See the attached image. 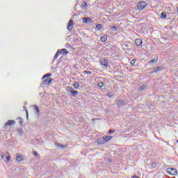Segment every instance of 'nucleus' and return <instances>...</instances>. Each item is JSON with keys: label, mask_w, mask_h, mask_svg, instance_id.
Wrapping results in <instances>:
<instances>
[{"label": "nucleus", "mask_w": 178, "mask_h": 178, "mask_svg": "<svg viewBox=\"0 0 178 178\" xmlns=\"http://www.w3.org/2000/svg\"><path fill=\"white\" fill-rule=\"evenodd\" d=\"M66 91L68 92L70 97H76V95H79V91L75 90L74 88H73V87L71 86H67L66 88Z\"/></svg>", "instance_id": "obj_1"}, {"label": "nucleus", "mask_w": 178, "mask_h": 178, "mask_svg": "<svg viewBox=\"0 0 178 178\" xmlns=\"http://www.w3.org/2000/svg\"><path fill=\"white\" fill-rule=\"evenodd\" d=\"M115 102L117 108H123V106L127 105L126 102L123 99H115Z\"/></svg>", "instance_id": "obj_2"}, {"label": "nucleus", "mask_w": 178, "mask_h": 178, "mask_svg": "<svg viewBox=\"0 0 178 178\" xmlns=\"http://www.w3.org/2000/svg\"><path fill=\"white\" fill-rule=\"evenodd\" d=\"M147 6H148V3H147V2H145V1H140L138 3V9L139 10H144V9H145V8H147Z\"/></svg>", "instance_id": "obj_3"}, {"label": "nucleus", "mask_w": 178, "mask_h": 178, "mask_svg": "<svg viewBox=\"0 0 178 178\" xmlns=\"http://www.w3.org/2000/svg\"><path fill=\"white\" fill-rule=\"evenodd\" d=\"M54 81V79L52 78H46L44 80H43L41 83L42 86H49L51 83Z\"/></svg>", "instance_id": "obj_4"}, {"label": "nucleus", "mask_w": 178, "mask_h": 178, "mask_svg": "<svg viewBox=\"0 0 178 178\" xmlns=\"http://www.w3.org/2000/svg\"><path fill=\"white\" fill-rule=\"evenodd\" d=\"M100 63L102 66L105 67L106 69H107V67H109V63H108V60L106 58H101Z\"/></svg>", "instance_id": "obj_5"}, {"label": "nucleus", "mask_w": 178, "mask_h": 178, "mask_svg": "<svg viewBox=\"0 0 178 178\" xmlns=\"http://www.w3.org/2000/svg\"><path fill=\"white\" fill-rule=\"evenodd\" d=\"M13 124H16V121L13 120H10L7 121L4 124V130H6V127H8V126L10 127L13 126Z\"/></svg>", "instance_id": "obj_6"}, {"label": "nucleus", "mask_w": 178, "mask_h": 178, "mask_svg": "<svg viewBox=\"0 0 178 178\" xmlns=\"http://www.w3.org/2000/svg\"><path fill=\"white\" fill-rule=\"evenodd\" d=\"M163 69L162 66H158L152 69V70L149 72V74H154V73H156V72H161Z\"/></svg>", "instance_id": "obj_7"}, {"label": "nucleus", "mask_w": 178, "mask_h": 178, "mask_svg": "<svg viewBox=\"0 0 178 178\" xmlns=\"http://www.w3.org/2000/svg\"><path fill=\"white\" fill-rule=\"evenodd\" d=\"M82 23H84V24L92 23V19L88 17H85L82 19Z\"/></svg>", "instance_id": "obj_8"}, {"label": "nucleus", "mask_w": 178, "mask_h": 178, "mask_svg": "<svg viewBox=\"0 0 178 178\" xmlns=\"http://www.w3.org/2000/svg\"><path fill=\"white\" fill-rule=\"evenodd\" d=\"M73 26H74V23L73 22V20L71 19L68 22L67 30H68L69 31H72V30H73Z\"/></svg>", "instance_id": "obj_9"}, {"label": "nucleus", "mask_w": 178, "mask_h": 178, "mask_svg": "<svg viewBox=\"0 0 178 178\" xmlns=\"http://www.w3.org/2000/svg\"><path fill=\"white\" fill-rule=\"evenodd\" d=\"M33 108H34V112L37 116H40V107L38 105H33Z\"/></svg>", "instance_id": "obj_10"}, {"label": "nucleus", "mask_w": 178, "mask_h": 178, "mask_svg": "<svg viewBox=\"0 0 178 178\" xmlns=\"http://www.w3.org/2000/svg\"><path fill=\"white\" fill-rule=\"evenodd\" d=\"M135 44L136 47H141V45H143V40L140 38L136 39Z\"/></svg>", "instance_id": "obj_11"}, {"label": "nucleus", "mask_w": 178, "mask_h": 178, "mask_svg": "<svg viewBox=\"0 0 178 178\" xmlns=\"http://www.w3.org/2000/svg\"><path fill=\"white\" fill-rule=\"evenodd\" d=\"M106 142H105V139L104 138V137H100L98 138L97 140V144L99 145H102V144H105Z\"/></svg>", "instance_id": "obj_12"}, {"label": "nucleus", "mask_w": 178, "mask_h": 178, "mask_svg": "<svg viewBox=\"0 0 178 178\" xmlns=\"http://www.w3.org/2000/svg\"><path fill=\"white\" fill-rule=\"evenodd\" d=\"M103 138L104 139L105 143H108V141H111V140H112V138H113V136H103Z\"/></svg>", "instance_id": "obj_13"}, {"label": "nucleus", "mask_w": 178, "mask_h": 178, "mask_svg": "<svg viewBox=\"0 0 178 178\" xmlns=\"http://www.w3.org/2000/svg\"><path fill=\"white\" fill-rule=\"evenodd\" d=\"M168 170L171 171L172 176H176L177 175V170L176 168H168Z\"/></svg>", "instance_id": "obj_14"}, {"label": "nucleus", "mask_w": 178, "mask_h": 178, "mask_svg": "<svg viewBox=\"0 0 178 178\" xmlns=\"http://www.w3.org/2000/svg\"><path fill=\"white\" fill-rule=\"evenodd\" d=\"M88 5L87 4V2L84 1L83 3H81V8L83 9V10H87Z\"/></svg>", "instance_id": "obj_15"}, {"label": "nucleus", "mask_w": 178, "mask_h": 178, "mask_svg": "<svg viewBox=\"0 0 178 178\" xmlns=\"http://www.w3.org/2000/svg\"><path fill=\"white\" fill-rule=\"evenodd\" d=\"M55 145H56V147H59L60 148V149H63L66 148V146H65L64 145L59 143H55Z\"/></svg>", "instance_id": "obj_16"}, {"label": "nucleus", "mask_w": 178, "mask_h": 178, "mask_svg": "<svg viewBox=\"0 0 178 178\" xmlns=\"http://www.w3.org/2000/svg\"><path fill=\"white\" fill-rule=\"evenodd\" d=\"M155 62H158V57L152 58L147 63H148V65H151L152 63H155Z\"/></svg>", "instance_id": "obj_17"}, {"label": "nucleus", "mask_w": 178, "mask_h": 178, "mask_svg": "<svg viewBox=\"0 0 178 178\" xmlns=\"http://www.w3.org/2000/svg\"><path fill=\"white\" fill-rule=\"evenodd\" d=\"M16 161L17 162H22V161H23V156L17 154L16 157Z\"/></svg>", "instance_id": "obj_18"}, {"label": "nucleus", "mask_w": 178, "mask_h": 178, "mask_svg": "<svg viewBox=\"0 0 178 178\" xmlns=\"http://www.w3.org/2000/svg\"><path fill=\"white\" fill-rule=\"evenodd\" d=\"M58 51H60L61 54H65V55H67V54H69V51H67V49H58Z\"/></svg>", "instance_id": "obj_19"}, {"label": "nucleus", "mask_w": 178, "mask_h": 178, "mask_svg": "<svg viewBox=\"0 0 178 178\" xmlns=\"http://www.w3.org/2000/svg\"><path fill=\"white\" fill-rule=\"evenodd\" d=\"M60 51L58 50L57 52L56 53L54 58V61L56 60V59H58V57L59 56V55H60Z\"/></svg>", "instance_id": "obj_20"}, {"label": "nucleus", "mask_w": 178, "mask_h": 178, "mask_svg": "<svg viewBox=\"0 0 178 178\" xmlns=\"http://www.w3.org/2000/svg\"><path fill=\"white\" fill-rule=\"evenodd\" d=\"M51 76H52V74H51V73L45 74L42 76V80H44V79H48V77H51Z\"/></svg>", "instance_id": "obj_21"}, {"label": "nucleus", "mask_w": 178, "mask_h": 178, "mask_svg": "<svg viewBox=\"0 0 178 178\" xmlns=\"http://www.w3.org/2000/svg\"><path fill=\"white\" fill-rule=\"evenodd\" d=\"M73 87L75 88V90H78L80 87V83H79V82H75L73 83Z\"/></svg>", "instance_id": "obj_22"}, {"label": "nucleus", "mask_w": 178, "mask_h": 178, "mask_svg": "<svg viewBox=\"0 0 178 178\" xmlns=\"http://www.w3.org/2000/svg\"><path fill=\"white\" fill-rule=\"evenodd\" d=\"M23 128H18L17 129V134H19V136H23Z\"/></svg>", "instance_id": "obj_23"}, {"label": "nucleus", "mask_w": 178, "mask_h": 178, "mask_svg": "<svg viewBox=\"0 0 178 178\" xmlns=\"http://www.w3.org/2000/svg\"><path fill=\"white\" fill-rule=\"evenodd\" d=\"M167 16H168V15H166V13L162 12V13H161L160 17H161V19H166Z\"/></svg>", "instance_id": "obj_24"}, {"label": "nucleus", "mask_w": 178, "mask_h": 178, "mask_svg": "<svg viewBox=\"0 0 178 178\" xmlns=\"http://www.w3.org/2000/svg\"><path fill=\"white\" fill-rule=\"evenodd\" d=\"M106 40H108V35H104L102 37V42H106Z\"/></svg>", "instance_id": "obj_25"}, {"label": "nucleus", "mask_w": 178, "mask_h": 178, "mask_svg": "<svg viewBox=\"0 0 178 178\" xmlns=\"http://www.w3.org/2000/svg\"><path fill=\"white\" fill-rule=\"evenodd\" d=\"M97 86L99 88H102V87H104V82H99Z\"/></svg>", "instance_id": "obj_26"}, {"label": "nucleus", "mask_w": 178, "mask_h": 178, "mask_svg": "<svg viewBox=\"0 0 178 178\" xmlns=\"http://www.w3.org/2000/svg\"><path fill=\"white\" fill-rule=\"evenodd\" d=\"M151 166H152V169H156V163L155 162L152 163Z\"/></svg>", "instance_id": "obj_27"}, {"label": "nucleus", "mask_w": 178, "mask_h": 178, "mask_svg": "<svg viewBox=\"0 0 178 178\" xmlns=\"http://www.w3.org/2000/svg\"><path fill=\"white\" fill-rule=\"evenodd\" d=\"M113 94L111 93V92H107L106 93V96L108 97V98H113Z\"/></svg>", "instance_id": "obj_28"}, {"label": "nucleus", "mask_w": 178, "mask_h": 178, "mask_svg": "<svg viewBox=\"0 0 178 178\" xmlns=\"http://www.w3.org/2000/svg\"><path fill=\"white\" fill-rule=\"evenodd\" d=\"M96 29H97V30H101V29H102V25L101 24H97Z\"/></svg>", "instance_id": "obj_29"}, {"label": "nucleus", "mask_w": 178, "mask_h": 178, "mask_svg": "<svg viewBox=\"0 0 178 178\" xmlns=\"http://www.w3.org/2000/svg\"><path fill=\"white\" fill-rule=\"evenodd\" d=\"M143 90H145V86L143 85L138 88L139 91H143Z\"/></svg>", "instance_id": "obj_30"}, {"label": "nucleus", "mask_w": 178, "mask_h": 178, "mask_svg": "<svg viewBox=\"0 0 178 178\" xmlns=\"http://www.w3.org/2000/svg\"><path fill=\"white\" fill-rule=\"evenodd\" d=\"M136 59H132L131 60V66H134V65H136Z\"/></svg>", "instance_id": "obj_31"}, {"label": "nucleus", "mask_w": 178, "mask_h": 178, "mask_svg": "<svg viewBox=\"0 0 178 178\" xmlns=\"http://www.w3.org/2000/svg\"><path fill=\"white\" fill-rule=\"evenodd\" d=\"M112 31H116L118 30V27L116 26H113L111 27Z\"/></svg>", "instance_id": "obj_32"}, {"label": "nucleus", "mask_w": 178, "mask_h": 178, "mask_svg": "<svg viewBox=\"0 0 178 178\" xmlns=\"http://www.w3.org/2000/svg\"><path fill=\"white\" fill-rule=\"evenodd\" d=\"M83 73H85L86 74H92V72L91 71H87V70H85Z\"/></svg>", "instance_id": "obj_33"}, {"label": "nucleus", "mask_w": 178, "mask_h": 178, "mask_svg": "<svg viewBox=\"0 0 178 178\" xmlns=\"http://www.w3.org/2000/svg\"><path fill=\"white\" fill-rule=\"evenodd\" d=\"M167 173L170 175V176H173V174H172V171L169 170V168H167L166 170Z\"/></svg>", "instance_id": "obj_34"}, {"label": "nucleus", "mask_w": 178, "mask_h": 178, "mask_svg": "<svg viewBox=\"0 0 178 178\" xmlns=\"http://www.w3.org/2000/svg\"><path fill=\"white\" fill-rule=\"evenodd\" d=\"M33 155L37 158V156H38V153L36 151H33Z\"/></svg>", "instance_id": "obj_35"}, {"label": "nucleus", "mask_w": 178, "mask_h": 178, "mask_svg": "<svg viewBox=\"0 0 178 178\" xmlns=\"http://www.w3.org/2000/svg\"><path fill=\"white\" fill-rule=\"evenodd\" d=\"M115 130H112V129H110L109 131H108V134H113V133H115Z\"/></svg>", "instance_id": "obj_36"}, {"label": "nucleus", "mask_w": 178, "mask_h": 178, "mask_svg": "<svg viewBox=\"0 0 178 178\" xmlns=\"http://www.w3.org/2000/svg\"><path fill=\"white\" fill-rule=\"evenodd\" d=\"M10 156H6V160H7V162H9L10 161Z\"/></svg>", "instance_id": "obj_37"}, {"label": "nucleus", "mask_w": 178, "mask_h": 178, "mask_svg": "<svg viewBox=\"0 0 178 178\" xmlns=\"http://www.w3.org/2000/svg\"><path fill=\"white\" fill-rule=\"evenodd\" d=\"M26 119H29V111L27 109L26 110Z\"/></svg>", "instance_id": "obj_38"}, {"label": "nucleus", "mask_w": 178, "mask_h": 178, "mask_svg": "<svg viewBox=\"0 0 178 178\" xmlns=\"http://www.w3.org/2000/svg\"><path fill=\"white\" fill-rule=\"evenodd\" d=\"M5 158V154H3V152H1V159H3Z\"/></svg>", "instance_id": "obj_39"}, {"label": "nucleus", "mask_w": 178, "mask_h": 178, "mask_svg": "<svg viewBox=\"0 0 178 178\" xmlns=\"http://www.w3.org/2000/svg\"><path fill=\"white\" fill-rule=\"evenodd\" d=\"M19 124H20V126H23V121L22 120L19 121Z\"/></svg>", "instance_id": "obj_40"}, {"label": "nucleus", "mask_w": 178, "mask_h": 178, "mask_svg": "<svg viewBox=\"0 0 178 178\" xmlns=\"http://www.w3.org/2000/svg\"><path fill=\"white\" fill-rule=\"evenodd\" d=\"M125 47H126V48H129V44H127V43H125Z\"/></svg>", "instance_id": "obj_41"}, {"label": "nucleus", "mask_w": 178, "mask_h": 178, "mask_svg": "<svg viewBox=\"0 0 178 178\" xmlns=\"http://www.w3.org/2000/svg\"><path fill=\"white\" fill-rule=\"evenodd\" d=\"M132 178H140L138 176H137V175H134L133 177H132Z\"/></svg>", "instance_id": "obj_42"}, {"label": "nucleus", "mask_w": 178, "mask_h": 178, "mask_svg": "<svg viewBox=\"0 0 178 178\" xmlns=\"http://www.w3.org/2000/svg\"><path fill=\"white\" fill-rule=\"evenodd\" d=\"M18 119H19V120H22V118H20V117H19V118H18Z\"/></svg>", "instance_id": "obj_43"}, {"label": "nucleus", "mask_w": 178, "mask_h": 178, "mask_svg": "<svg viewBox=\"0 0 178 178\" xmlns=\"http://www.w3.org/2000/svg\"><path fill=\"white\" fill-rule=\"evenodd\" d=\"M177 143H178V140H177Z\"/></svg>", "instance_id": "obj_44"}, {"label": "nucleus", "mask_w": 178, "mask_h": 178, "mask_svg": "<svg viewBox=\"0 0 178 178\" xmlns=\"http://www.w3.org/2000/svg\"><path fill=\"white\" fill-rule=\"evenodd\" d=\"M168 178H170V177H168Z\"/></svg>", "instance_id": "obj_45"}]
</instances>
